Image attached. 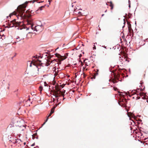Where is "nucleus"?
<instances>
[{
    "label": "nucleus",
    "instance_id": "f257e3e1",
    "mask_svg": "<svg viewBox=\"0 0 148 148\" xmlns=\"http://www.w3.org/2000/svg\"><path fill=\"white\" fill-rule=\"evenodd\" d=\"M28 2H26L24 4L20 5L18 6L17 9V12L20 14V17L21 18L27 19L29 18L31 16V14L30 11L27 10L24 13L25 8L27 6Z\"/></svg>",
    "mask_w": 148,
    "mask_h": 148
},
{
    "label": "nucleus",
    "instance_id": "f03ea898",
    "mask_svg": "<svg viewBox=\"0 0 148 148\" xmlns=\"http://www.w3.org/2000/svg\"><path fill=\"white\" fill-rule=\"evenodd\" d=\"M55 55L56 57L59 58V59L57 60L54 59V60L51 61L50 60H48V59H47V62L46 63L45 65L46 66H47L50 65V63H50L53 62H54L55 61L58 62V63L56 64H57L58 65V64H61V61L67 58L66 56H62L60 54L57 53L55 54Z\"/></svg>",
    "mask_w": 148,
    "mask_h": 148
},
{
    "label": "nucleus",
    "instance_id": "7ed1b4c3",
    "mask_svg": "<svg viewBox=\"0 0 148 148\" xmlns=\"http://www.w3.org/2000/svg\"><path fill=\"white\" fill-rule=\"evenodd\" d=\"M23 23L22 21H16V19H14L12 21H11L10 22L8 23L9 27H18L19 26H21L23 25Z\"/></svg>",
    "mask_w": 148,
    "mask_h": 148
},
{
    "label": "nucleus",
    "instance_id": "20e7f679",
    "mask_svg": "<svg viewBox=\"0 0 148 148\" xmlns=\"http://www.w3.org/2000/svg\"><path fill=\"white\" fill-rule=\"evenodd\" d=\"M39 62L38 63V62H37V61H36L35 60V59H33L32 61L30 63V66L31 67L32 66V64L33 65L36 66L37 68H38V67L39 66H42L43 64L41 63V60H39Z\"/></svg>",
    "mask_w": 148,
    "mask_h": 148
},
{
    "label": "nucleus",
    "instance_id": "39448f33",
    "mask_svg": "<svg viewBox=\"0 0 148 148\" xmlns=\"http://www.w3.org/2000/svg\"><path fill=\"white\" fill-rule=\"evenodd\" d=\"M31 28L33 30L36 32H41L43 29V27L42 26L39 25H37V26L32 25H31Z\"/></svg>",
    "mask_w": 148,
    "mask_h": 148
},
{
    "label": "nucleus",
    "instance_id": "423d86ee",
    "mask_svg": "<svg viewBox=\"0 0 148 148\" xmlns=\"http://www.w3.org/2000/svg\"><path fill=\"white\" fill-rule=\"evenodd\" d=\"M127 103L126 99L123 98H121L119 102V104L123 107H125Z\"/></svg>",
    "mask_w": 148,
    "mask_h": 148
},
{
    "label": "nucleus",
    "instance_id": "0eeeda50",
    "mask_svg": "<svg viewBox=\"0 0 148 148\" xmlns=\"http://www.w3.org/2000/svg\"><path fill=\"white\" fill-rule=\"evenodd\" d=\"M62 94L61 91L59 92H53V95L56 98L58 99V97H59L61 96Z\"/></svg>",
    "mask_w": 148,
    "mask_h": 148
},
{
    "label": "nucleus",
    "instance_id": "6e6552de",
    "mask_svg": "<svg viewBox=\"0 0 148 148\" xmlns=\"http://www.w3.org/2000/svg\"><path fill=\"white\" fill-rule=\"evenodd\" d=\"M25 128V127L23 125H21L19 126L18 125L17 127L16 130L18 131H21L24 130Z\"/></svg>",
    "mask_w": 148,
    "mask_h": 148
},
{
    "label": "nucleus",
    "instance_id": "1a4fd4ad",
    "mask_svg": "<svg viewBox=\"0 0 148 148\" xmlns=\"http://www.w3.org/2000/svg\"><path fill=\"white\" fill-rule=\"evenodd\" d=\"M120 77V75L118 74L117 75L115 76V79H113V82L114 83H116L118 82V81H120L119 79Z\"/></svg>",
    "mask_w": 148,
    "mask_h": 148
},
{
    "label": "nucleus",
    "instance_id": "9d476101",
    "mask_svg": "<svg viewBox=\"0 0 148 148\" xmlns=\"http://www.w3.org/2000/svg\"><path fill=\"white\" fill-rule=\"evenodd\" d=\"M137 92V90H134V91H132L131 92V93H130L129 92H127V93H128L129 95L130 96H131L132 95H134L135 94H136V92Z\"/></svg>",
    "mask_w": 148,
    "mask_h": 148
},
{
    "label": "nucleus",
    "instance_id": "9b49d317",
    "mask_svg": "<svg viewBox=\"0 0 148 148\" xmlns=\"http://www.w3.org/2000/svg\"><path fill=\"white\" fill-rule=\"evenodd\" d=\"M27 23L26 24V25H31H31H32V21L31 20H27Z\"/></svg>",
    "mask_w": 148,
    "mask_h": 148
},
{
    "label": "nucleus",
    "instance_id": "f8f14e48",
    "mask_svg": "<svg viewBox=\"0 0 148 148\" xmlns=\"http://www.w3.org/2000/svg\"><path fill=\"white\" fill-rule=\"evenodd\" d=\"M108 3H110V6L111 7V10H112L113 8L114 5L112 3V1H110V2H108Z\"/></svg>",
    "mask_w": 148,
    "mask_h": 148
},
{
    "label": "nucleus",
    "instance_id": "ddd939ff",
    "mask_svg": "<svg viewBox=\"0 0 148 148\" xmlns=\"http://www.w3.org/2000/svg\"><path fill=\"white\" fill-rule=\"evenodd\" d=\"M59 92L61 91H60V89L58 86H56L55 87V90H54L53 92Z\"/></svg>",
    "mask_w": 148,
    "mask_h": 148
},
{
    "label": "nucleus",
    "instance_id": "4468645a",
    "mask_svg": "<svg viewBox=\"0 0 148 148\" xmlns=\"http://www.w3.org/2000/svg\"><path fill=\"white\" fill-rule=\"evenodd\" d=\"M52 114H51L50 113V114H49V115H48V117H47V119H46V120H45V122L44 123H43V125L45 124L46 123V122L48 120V118L50 116H51V115Z\"/></svg>",
    "mask_w": 148,
    "mask_h": 148
},
{
    "label": "nucleus",
    "instance_id": "2eb2a0df",
    "mask_svg": "<svg viewBox=\"0 0 148 148\" xmlns=\"http://www.w3.org/2000/svg\"><path fill=\"white\" fill-rule=\"evenodd\" d=\"M95 75H97L98 74V72H99V70L98 69H96L95 70Z\"/></svg>",
    "mask_w": 148,
    "mask_h": 148
},
{
    "label": "nucleus",
    "instance_id": "dca6fc26",
    "mask_svg": "<svg viewBox=\"0 0 148 148\" xmlns=\"http://www.w3.org/2000/svg\"><path fill=\"white\" fill-rule=\"evenodd\" d=\"M40 58H42V57H41L40 56H38V58H36V60H35L37 61V62H38V63H39V60H39L38 59H39Z\"/></svg>",
    "mask_w": 148,
    "mask_h": 148
},
{
    "label": "nucleus",
    "instance_id": "f3484780",
    "mask_svg": "<svg viewBox=\"0 0 148 148\" xmlns=\"http://www.w3.org/2000/svg\"><path fill=\"white\" fill-rule=\"evenodd\" d=\"M144 12L146 14H148V8H146Z\"/></svg>",
    "mask_w": 148,
    "mask_h": 148
},
{
    "label": "nucleus",
    "instance_id": "a211bd4d",
    "mask_svg": "<svg viewBox=\"0 0 148 148\" xmlns=\"http://www.w3.org/2000/svg\"><path fill=\"white\" fill-rule=\"evenodd\" d=\"M37 135V134L36 133L34 135H32V138L34 139V138H35V136Z\"/></svg>",
    "mask_w": 148,
    "mask_h": 148
},
{
    "label": "nucleus",
    "instance_id": "6ab92c4d",
    "mask_svg": "<svg viewBox=\"0 0 148 148\" xmlns=\"http://www.w3.org/2000/svg\"><path fill=\"white\" fill-rule=\"evenodd\" d=\"M39 90L41 92L42 91L43 89V88L42 86H40L39 87Z\"/></svg>",
    "mask_w": 148,
    "mask_h": 148
},
{
    "label": "nucleus",
    "instance_id": "aec40b11",
    "mask_svg": "<svg viewBox=\"0 0 148 148\" xmlns=\"http://www.w3.org/2000/svg\"><path fill=\"white\" fill-rule=\"evenodd\" d=\"M51 57L52 56L51 55L49 56L48 57H47L48 59H48V60H49L50 59Z\"/></svg>",
    "mask_w": 148,
    "mask_h": 148
},
{
    "label": "nucleus",
    "instance_id": "412c9836",
    "mask_svg": "<svg viewBox=\"0 0 148 148\" xmlns=\"http://www.w3.org/2000/svg\"><path fill=\"white\" fill-rule=\"evenodd\" d=\"M45 7V6H41V7H40V8H39V9L40 10H42V8H44Z\"/></svg>",
    "mask_w": 148,
    "mask_h": 148
},
{
    "label": "nucleus",
    "instance_id": "4be33fe9",
    "mask_svg": "<svg viewBox=\"0 0 148 148\" xmlns=\"http://www.w3.org/2000/svg\"><path fill=\"white\" fill-rule=\"evenodd\" d=\"M54 112V110L53 109H52L50 113L52 114Z\"/></svg>",
    "mask_w": 148,
    "mask_h": 148
},
{
    "label": "nucleus",
    "instance_id": "5701e85b",
    "mask_svg": "<svg viewBox=\"0 0 148 148\" xmlns=\"http://www.w3.org/2000/svg\"><path fill=\"white\" fill-rule=\"evenodd\" d=\"M33 58H36V59L37 58H38V56L37 55H36L35 56L33 57Z\"/></svg>",
    "mask_w": 148,
    "mask_h": 148
},
{
    "label": "nucleus",
    "instance_id": "b1692460",
    "mask_svg": "<svg viewBox=\"0 0 148 148\" xmlns=\"http://www.w3.org/2000/svg\"><path fill=\"white\" fill-rule=\"evenodd\" d=\"M96 75H95V74H94V75H93L92 76V78L95 79V77Z\"/></svg>",
    "mask_w": 148,
    "mask_h": 148
},
{
    "label": "nucleus",
    "instance_id": "393cba45",
    "mask_svg": "<svg viewBox=\"0 0 148 148\" xmlns=\"http://www.w3.org/2000/svg\"><path fill=\"white\" fill-rule=\"evenodd\" d=\"M37 1H38V0H33V3H34V2H35V1H36V2H37V3H38ZM39 3H40V2H39Z\"/></svg>",
    "mask_w": 148,
    "mask_h": 148
},
{
    "label": "nucleus",
    "instance_id": "a878e982",
    "mask_svg": "<svg viewBox=\"0 0 148 148\" xmlns=\"http://www.w3.org/2000/svg\"><path fill=\"white\" fill-rule=\"evenodd\" d=\"M61 95H62L63 96V97H64V94H63L62 93V94H61Z\"/></svg>",
    "mask_w": 148,
    "mask_h": 148
},
{
    "label": "nucleus",
    "instance_id": "bb28decb",
    "mask_svg": "<svg viewBox=\"0 0 148 148\" xmlns=\"http://www.w3.org/2000/svg\"><path fill=\"white\" fill-rule=\"evenodd\" d=\"M136 99H139L140 98V97L138 96L136 97Z\"/></svg>",
    "mask_w": 148,
    "mask_h": 148
},
{
    "label": "nucleus",
    "instance_id": "cd10ccee",
    "mask_svg": "<svg viewBox=\"0 0 148 148\" xmlns=\"http://www.w3.org/2000/svg\"><path fill=\"white\" fill-rule=\"evenodd\" d=\"M83 76H84V77L85 78L86 77V75L84 73H83Z\"/></svg>",
    "mask_w": 148,
    "mask_h": 148
},
{
    "label": "nucleus",
    "instance_id": "c85d7f7f",
    "mask_svg": "<svg viewBox=\"0 0 148 148\" xmlns=\"http://www.w3.org/2000/svg\"><path fill=\"white\" fill-rule=\"evenodd\" d=\"M30 12V13L31 14H32V13H33V11H32V10H31V12Z\"/></svg>",
    "mask_w": 148,
    "mask_h": 148
},
{
    "label": "nucleus",
    "instance_id": "c756f323",
    "mask_svg": "<svg viewBox=\"0 0 148 148\" xmlns=\"http://www.w3.org/2000/svg\"><path fill=\"white\" fill-rule=\"evenodd\" d=\"M93 49H96V47L95 45H94V47H93Z\"/></svg>",
    "mask_w": 148,
    "mask_h": 148
},
{
    "label": "nucleus",
    "instance_id": "7c9ffc66",
    "mask_svg": "<svg viewBox=\"0 0 148 148\" xmlns=\"http://www.w3.org/2000/svg\"><path fill=\"white\" fill-rule=\"evenodd\" d=\"M13 14H14V15H16V12H14L13 13Z\"/></svg>",
    "mask_w": 148,
    "mask_h": 148
},
{
    "label": "nucleus",
    "instance_id": "2f4dec72",
    "mask_svg": "<svg viewBox=\"0 0 148 148\" xmlns=\"http://www.w3.org/2000/svg\"><path fill=\"white\" fill-rule=\"evenodd\" d=\"M12 14H10V15H9V16H10V17L12 15Z\"/></svg>",
    "mask_w": 148,
    "mask_h": 148
},
{
    "label": "nucleus",
    "instance_id": "473e14b6",
    "mask_svg": "<svg viewBox=\"0 0 148 148\" xmlns=\"http://www.w3.org/2000/svg\"><path fill=\"white\" fill-rule=\"evenodd\" d=\"M48 1L49 3V4H50V2H51V1H50V0H48Z\"/></svg>",
    "mask_w": 148,
    "mask_h": 148
},
{
    "label": "nucleus",
    "instance_id": "72a5a7b5",
    "mask_svg": "<svg viewBox=\"0 0 148 148\" xmlns=\"http://www.w3.org/2000/svg\"><path fill=\"white\" fill-rule=\"evenodd\" d=\"M124 59H125V61H127V59H126V58H124Z\"/></svg>",
    "mask_w": 148,
    "mask_h": 148
},
{
    "label": "nucleus",
    "instance_id": "f704fd0d",
    "mask_svg": "<svg viewBox=\"0 0 148 148\" xmlns=\"http://www.w3.org/2000/svg\"><path fill=\"white\" fill-rule=\"evenodd\" d=\"M34 145V144H33L32 145V146H33Z\"/></svg>",
    "mask_w": 148,
    "mask_h": 148
},
{
    "label": "nucleus",
    "instance_id": "c9c22d12",
    "mask_svg": "<svg viewBox=\"0 0 148 148\" xmlns=\"http://www.w3.org/2000/svg\"><path fill=\"white\" fill-rule=\"evenodd\" d=\"M104 15V14H102V16H103Z\"/></svg>",
    "mask_w": 148,
    "mask_h": 148
},
{
    "label": "nucleus",
    "instance_id": "e433bc0d",
    "mask_svg": "<svg viewBox=\"0 0 148 148\" xmlns=\"http://www.w3.org/2000/svg\"><path fill=\"white\" fill-rule=\"evenodd\" d=\"M107 11V10H106V11H105V12H106Z\"/></svg>",
    "mask_w": 148,
    "mask_h": 148
},
{
    "label": "nucleus",
    "instance_id": "4c0bfd02",
    "mask_svg": "<svg viewBox=\"0 0 148 148\" xmlns=\"http://www.w3.org/2000/svg\"><path fill=\"white\" fill-rule=\"evenodd\" d=\"M129 8H130V5H129Z\"/></svg>",
    "mask_w": 148,
    "mask_h": 148
},
{
    "label": "nucleus",
    "instance_id": "58836bf2",
    "mask_svg": "<svg viewBox=\"0 0 148 148\" xmlns=\"http://www.w3.org/2000/svg\"><path fill=\"white\" fill-rule=\"evenodd\" d=\"M104 48H106V47L104 46Z\"/></svg>",
    "mask_w": 148,
    "mask_h": 148
},
{
    "label": "nucleus",
    "instance_id": "ea45409f",
    "mask_svg": "<svg viewBox=\"0 0 148 148\" xmlns=\"http://www.w3.org/2000/svg\"><path fill=\"white\" fill-rule=\"evenodd\" d=\"M64 99L65 98L64 97H63V100H64Z\"/></svg>",
    "mask_w": 148,
    "mask_h": 148
},
{
    "label": "nucleus",
    "instance_id": "a19ab883",
    "mask_svg": "<svg viewBox=\"0 0 148 148\" xmlns=\"http://www.w3.org/2000/svg\"><path fill=\"white\" fill-rule=\"evenodd\" d=\"M106 4L107 5H108V4H107V3H106Z\"/></svg>",
    "mask_w": 148,
    "mask_h": 148
},
{
    "label": "nucleus",
    "instance_id": "79ce46f5",
    "mask_svg": "<svg viewBox=\"0 0 148 148\" xmlns=\"http://www.w3.org/2000/svg\"><path fill=\"white\" fill-rule=\"evenodd\" d=\"M44 83H45V84H46V82H45Z\"/></svg>",
    "mask_w": 148,
    "mask_h": 148
},
{
    "label": "nucleus",
    "instance_id": "37998d69",
    "mask_svg": "<svg viewBox=\"0 0 148 148\" xmlns=\"http://www.w3.org/2000/svg\"><path fill=\"white\" fill-rule=\"evenodd\" d=\"M65 90L64 91V93H65Z\"/></svg>",
    "mask_w": 148,
    "mask_h": 148
},
{
    "label": "nucleus",
    "instance_id": "c03bdc74",
    "mask_svg": "<svg viewBox=\"0 0 148 148\" xmlns=\"http://www.w3.org/2000/svg\"><path fill=\"white\" fill-rule=\"evenodd\" d=\"M127 92H126V94H127V95L128 94H127Z\"/></svg>",
    "mask_w": 148,
    "mask_h": 148
},
{
    "label": "nucleus",
    "instance_id": "a18cd8bd",
    "mask_svg": "<svg viewBox=\"0 0 148 148\" xmlns=\"http://www.w3.org/2000/svg\"><path fill=\"white\" fill-rule=\"evenodd\" d=\"M134 98V97H133V98Z\"/></svg>",
    "mask_w": 148,
    "mask_h": 148
},
{
    "label": "nucleus",
    "instance_id": "49530a36",
    "mask_svg": "<svg viewBox=\"0 0 148 148\" xmlns=\"http://www.w3.org/2000/svg\"><path fill=\"white\" fill-rule=\"evenodd\" d=\"M7 18H8V16H7Z\"/></svg>",
    "mask_w": 148,
    "mask_h": 148
},
{
    "label": "nucleus",
    "instance_id": "de8ad7c7",
    "mask_svg": "<svg viewBox=\"0 0 148 148\" xmlns=\"http://www.w3.org/2000/svg\"><path fill=\"white\" fill-rule=\"evenodd\" d=\"M8 89H9V87H8Z\"/></svg>",
    "mask_w": 148,
    "mask_h": 148
},
{
    "label": "nucleus",
    "instance_id": "09e8293b",
    "mask_svg": "<svg viewBox=\"0 0 148 148\" xmlns=\"http://www.w3.org/2000/svg\"><path fill=\"white\" fill-rule=\"evenodd\" d=\"M38 69H39V68H38Z\"/></svg>",
    "mask_w": 148,
    "mask_h": 148
},
{
    "label": "nucleus",
    "instance_id": "8fccbe9b",
    "mask_svg": "<svg viewBox=\"0 0 148 148\" xmlns=\"http://www.w3.org/2000/svg\"><path fill=\"white\" fill-rule=\"evenodd\" d=\"M24 144H25V143H24Z\"/></svg>",
    "mask_w": 148,
    "mask_h": 148
},
{
    "label": "nucleus",
    "instance_id": "3c124183",
    "mask_svg": "<svg viewBox=\"0 0 148 148\" xmlns=\"http://www.w3.org/2000/svg\"><path fill=\"white\" fill-rule=\"evenodd\" d=\"M77 77V76L75 75V77Z\"/></svg>",
    "mask_w": 148,
    "mask_h": 148
}]
</instances>
